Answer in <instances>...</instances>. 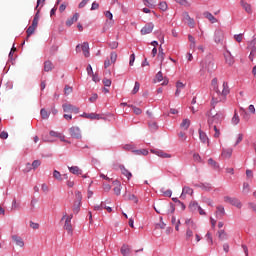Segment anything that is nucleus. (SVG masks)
<instances>
[{"mask_svg": "<svg viewBox=\"0 0 256 256\" xmlns=\"http://www.w3.org/2000/svg\"><path fill=\"white\" fill-rule=\"evenodd\" d=\"M186 195H191V196H193V189H192L191 187H189V186H184V187H183L180 198H181V199H185V196H186Z\"/></svg>", "mask_w": 256, "mask_h": 256, "instance_id": "obj_11", "label": "nucleus"}, {"mask_svg": "<svg viewBox=\"0 0 256 256\" xmlns=\"http://www.w3.org/2000/svg\"><path fill=\"white\" fill-rule=\"evenodd\" d=\"M65 219L64 229L69 233L73 234V225L71 224V219H73V214H70L69 216L67 213H65L62 217V221Z\"/></svg>", "mask_w": 256, "mask_h": 256, "instance_id": "obj_4", "label": "nucleus"}, {"mask_svg": "<svg viewBox=\"0 0 256 256\" xmlns=\"http://www.w3.org/2000/svg\"><path fill=\"white\" fill-rule=\"evenodd\" d=\"M234 39L237 43H241V41H243V34H235Z\"/></svg>", "mask_w": 256, "mask_h": 256, "instance_id": "obj_60", "label": "nucleus"}, {"mask_svg": "<svg viewBox=\"0 0 256 256\" xmlns=\"http://www.w3.org/2000/svg\"><path fill=\"white\" fill-rule=\"evenodd\" d=\"M53 177H54V179H56L57 181H63L61 172H59V171H57V170H54V172H53Z\"/></svg>", "mask_w": 256, "mask_h": 256, "instance_id": "obj_45", "label": "nucleus"}, {"mask_svg": "<svg viewBox=\"0 0 256 256\" xmlns=\"http://www.w3.org/2000/svg\"><path fill=\"white\" fill-rule=\"evenodd\" d=\"M12 241H14V243H16L18 247H25V242L23 241V238H21V236L13 235Z\"/></svg>", "mask_w": 256, "mask_h": 256, "instance_id": "obj_13", "label": "nucleus"}, {"mask_svg": "<svg viewBox=\"0 0 256 256\" xmlns=\"http://www.w3.org/2000/svg\"><path fill=\"white\" fill-rule=\"evenodd\" d=\"M83 53L84 57H89L91 54L89 52V43L88 42H84L82 44H78L76 46V53Z\"/></svg>", "mask_w": 256, "mask_h": 256, "instance_id": "obj_5", "label": "nucleus"}, {"mask_svg": "<svg viewBox=\"0 0 256 256\" xmlns=\"http://www.w3.org/2000/svg\"><path fill=\"white\" fill-rule=\"evenodd\" d=\"M125 201H133L134 203H139V199L134 194H124Z\"/></svg>", "mask_w": 256, "mask_h": 256, "instance_id": "obj_22", "label": "nucleus"}, {"mask_svg": "<svg viewBox=\"0 0 256 256\" xmlns=\"http://www.w3.org/2000/svg\"><path fill=\"white\" fill-rule=\"evenodd\" d=\"M193 229L192 228H187L186 230V241H191L193 238Z\"/></svg>", "mask_w": 256, "mask_h": 256, "instance_id": "obj_40", "label": "nucleus"}, {"mask_svg": "<svg viewBox=\"0 0 256 256\" xmlns=\"http://www.w3.org/2000/svg\"><path fill=\"white\" fill-rule=\"evenodd\" d=\"M212 127H213V129H214V131H215L214 137H215L216 139H219V137L221 136V132H220L219 129L217 128V125H213Z\"/></svg>", "mask_w": 256, "mask_h": 256, "instance_id": "obj_53", "label": "nucleus"}, {"mask_svg": "<svg viewBox=\"0 0 256 256\" xmlns=\"http://www.w3.org/2000/svg\"><path fill=\"white\" fill-rule=\"evenodd\" d=\"M225 57V61L227 63V65H233V63H235V58H233V56L231 55V52H226L224 54Z\"/></svg>", "mask_w": 256, "mask_h": 256, "instance_id": "obj_18", "label": "nucleus"}, {"mask_svg": "<svg viewBox=\"0 0 256 256\" xmlns=\"http://www.w3.org/2000/svg\"><path fill=\"white\" fill-rule=\"evenodd\" d=\"M77 21H79V13H75L72 18L68 19L66 21V25L67 27H71V25H73V23H77Z\"/></svg>", "mask_w": 256, "mask_h": 256, "instance_id": "obj_19", "label": "nucleus"}, {"mask_svg": "<svg viewBox=\"0 0 256 256\" xmlns=\"http://www.w3.org/2000/svg\"><path fill=\"white\" fill-rule=\"evenodd\" d=\"M240 5L243 7V9L246 11V13H253L251 4L245 2V0H241Z\"/></svg>", "mask_w": 256, "mask_h": 256, "instance_id": "obj_21", "label": "nucleus"}, {"mask_svg": "<svg viewBox=\"0 0 256 256\" xmlns=\"http://www.w3.org/2000/svg\"><path fill=\"white\" fill-rule=\"evenodd\" d=\"M184 19H185L187 25H189V27L191 29H193V27H195V20L193 18H191V16H189V13H187V12L184 13Z\"/></svg>", "mask_w": 256, "mask_h": 256, "instance_id": "obj_12", "label": "nucleus"}, {"mask_svg": "<svg viewBox=\"0 0 256 256\" xmlns=\"http://www.w3.org/2000/svg\"><path fill=\"white\" fill-rule=\"evenodd\" d=\"M53 68H54L53 62H51L49 60L44 62V71L46 73H49V71H53Z\"/></svg>", "mask_w": 256, "mask_h": 256, "instance_id": "obj_24", "label": "nucleus"}, {"mask_svg": "<svg viewBox=\"0 0 256 256\" xmlns=\"http://www.w3.org/2000/svg\"><path fill=\"white\" fill-rule=\"evenodd\" d=\"M188 41H190L191 49H195V47H197V43L195 42V37H193L191 34L188 35Z\"/></svg>", "mask_w": 256, "mask_h": 256, "instance_id": "obj_37", "label": "nucleus"}, {"mask_svg": "<svg viewBox=\"0 0 256 256\" xmlns=\"http://www.w3.org/2000/svg\"><path fill=\"white\" fill-rule=\"evenodd\" d=\"M223 117V112L214 113L213 110H211L208 114L209 127H213V125H219V123L223 121Z\"/></svg>", "mask_w": 256, "mask_h": 256, "instance_id": "obj_2", "label": "nucleus"}, {"mask_svg": "<svg viewBox=\"0 0 256 256\" xmlns=\"http://www.w3.org/2000/svg\"><path fill=\"white\" fill-rule=\"evenodd\" d=\"M84 116L86 117V119H96L98 121L99 119H103L101 114H95V113H90V114L85 113Z\"/></svg>", "mask_w": 256, "mask_h": 256, "instance_id": "obj_28", "label": "nucleus"}, {"mask_svg": "<svg viewBox=\"0 0 256 256\" xmlns=\"http://www.w3.org/2000/svg\"><path fill=\"white\" fill-rule=\"evenodd\" d=\"M154 210L159 214L165 213V206L158 204L157 206H154Z\"/></svg>", "mask_w": 256, "mask_h": 256, "instance_id": "obj_41", "label": "nucleus"}, {"mask_svg": "<svg viewBox=\"0 0 256 256\" xmlns=\"http://www.w3.org/2000/svg\"><path fill=\"white\" fill-rule=\"evenodd\" d=\"M62 108H63L64 113H71V111L73 109V105H71V104H63Z\"/></svg>", "mask_w": 256, "mask_h": 256, "instance_id": "obj_43", "label": "nucleus"}, {"mask_svg": "<svg viewBox=\"0 0 256 256\" xmlns=\"http://www.w3.org/2000/svg\"><path fill=\"white\" fill-rule=\"evenodd\" d=\"M151 153L162 159H171V154L164 152L163 150H151Z\"/></svg>", "mask_w": 256, "mask_h": 256, "instance_id": "obj_9", "label": "nucleus"}, {"mask_svg": "<svg viewBox=\"0 0 256 256\" xmlns=\"http://www.w3.org/2000/svg\"><path fill=\"white\" fill-rule=\"evenodd\" d=\"M153 29H155V24L153 22L145 24L144 27L140 30L141 35H149L150 33H153Z\"/></svg>", "mask_w": 256, "mask_h": 256, "instance_id": "obj_8", "label": "nucleus"}, {"mask_svg": "<svg viewBox=\"0 0 256 256\" xmlns=\"http://www.w3.org/2000/svg\"><path fill=\"white\" fill-rule=\"evenodd\" d=\"M203 15L206 19H208V21L212 23H217V18H215V16H213L211 12H204Z\"/></svg>", "mask_w": 256, "mask_h": 256, "instance_id": "obj_29", "label": "nucleus"}, {"mask_svg": "<svg viewBox=\"0 0 256 256\" xmlns=\"http://www.w3.org/2000/svg\"><path fill=\"white\" fill-rule=\"evenodd\" d=\"M108 46L110 47V49H117V47H119V42L117 41L109 42Z\"/></svg>", "mask_w": 256, "mask_h": 256, "instance_id": "obj_54", "label": "nucleus"}, {"mask_svg": "<svg viewBox=\"0 0 256 256\" xmlns=\"http://www.w3.org/2000/svg\"><path fill=\"white\" fill-rule=\"evenodd\" d=\"M208 243H210V245H213V236L211 235V232H207L205 235Z\"/></svg>", "mask_w": 256, "mask_h": 256, "instance_id": "obj_56", "label": "nucleus"}, {"mask_svg": "<svg viewBox=\"0 0 256 256\" xmlns=\"http://www.w3.org/2000/svg\"><path fill=\"white\" fill-rule=\"evenodd\" d=\"M35 29H37V28H35L33 26L28 27V29L26 30V33H27L26 40H28L31 37V35H33V33H35Z\"/></svg>", "mask_w": 256, "mask_h": 256, "instance_id": "obj_44", "label": "nucleus"}, {"mask_svg": "<svg viewBox=\"0 0 256 256\" xmlns=\"http://www.w3.org/2000/svg\"><path fill=\"white\" fill-rule=\"evenodd\" d=\"M248 207L249 209H251L252 211H254V213H256V204L253 202H249L248 203Z\"/></svg>", "mask_w": 256, "mask_h": 256, "instance_id": "obj_64", "label": "nucleus"}, {"mask_svg": "<svg viewBox=\"0 0 256 256\" xmlns=\"http://www.w3.org/2000/svg\"><path fill=\"white\" fill-rule=\"evenodd\" d=\"M201 67L208 71V73H213V71L217 69V64H215V60L212 56H208L201 62Z\"/></svg>", "mask_w": 256, "mask_h": 256, "instance_id": "obj_3", "label": "nucleus"}, {"mask_svg": "<svg viewBox=\"0 0 256 256\" xmlns=\"http://www.w3.org/2000/svg\"><path fill=\"white\" fill-rule=\"evenodd\" d=\"M151 131H157V122H149Z\"/></svg>", "mask_w": 256, "mask_h": 256, "instance_id": "obj_63", "label": "nucleus"}, {"mask_svg": "<svg viewBox=\"0 0 256 256\" xmlns=\"http://www.w3.org/2000/svg\"><path fill=\"white\" fill-rule=\"evenodd\" d=\"M185 225L187 229H193V230L197 229V224H195V222H193V220L191 219H186Z\"/></svg>", "mask_w": 256, "mask_h": 256, "instance_id": "obj_26", "label": "nucleus"}, {"mask_svg": "<svg viewBox=\"0 0 256 256\" xmlns=\"http://www.w3.org/2000/svg\"><path fill=\"white\" fill-rule=\"evenodd\" d=\"M156 80L158 81V83H161V81H163V72L159 71L156 74Z\"/></svg>", "mask_w": 256, "mask_h": 256, "instance_id": "obj_62", "label": "nucleus"}, {"mask_svg": "<svg viewBox=\"0 0 256 256\" xmlns=\"http://www.w3.org/2000/svg\"><path fill=\"white\" fill-rule=\"evenodd\" d=\"M80 209H81V202H74L73 213H75V215H77V213H79Z\"/></svg>", "mask_w": 256, "mask_h": 256, "instance_id": "obj_42", "label": "nucleus"}, {"mask_svg": "<svg viewBox=\"0 0 256 256\" xmlns=\"http://www.w3.org/2000/svg\"><path fill=\"white\" fill-rule=\"evenodd\" d=\"M136 155H149V151L145 150V149H142V150H136L135 151Z\"/></svg>", "mask_w": 256, "mask_h": 256, "instance_id": "obj_58", "label": "nucleus"}, {"mask_svg": "<svg viewBox=\"0 0 256 256\" xmlns=\"http://www.w3.org/2000/svg\"><path fill=\"white\" fill-rule=\"evenodd\" d=\"M20 207H21V205L18 203L17 200L14 199V200L12 201V209H13L14 211H17V210L20 209Z\"/></svg>", "mask_w": 256, "mask_h": 256, "instance_id": "obj_51", "label": "nucleus"}, {"mask_svg": "<svg viewBox=\"0 0 256 256\" xmlns=\"http://www.w3.org/2000/svg\"><path fill=\"white\" fill-rule=\"evenodd\" d=\"M242 193L244 195H249V193H251V185H249V183L244 182L243 186H242Z\"/></svg>", "mask_w": 256, "mask_h": 256, "instance_id": "obj_27", "label": "nucleus"}, {"mask_svg": "<svg viewBox=\"0 0 256 256\" xmlns=\"http://www.w3.org/2000/svg\"><path fill=\"white\" fill-rule=\"evenodd\" d=\"M214 41H215V43H221V41H223V31H221V30L215 31Z\"/></svg>", "mask_w": 256, "mask_h": 256, "instance_id": "obj_17", "label": "nucleus"}, {"mask_svg": "<svg viewBox=\"0 0 256 256\" xmlns=\"http://www.w3.org/2000/svg\"><path fill=\"white\" fill-rule=\"evenodd\" d=\"M120 253L123 256L129 255V253H131V247L129 245L124 244L120 249Z\"/></svg>", "mask_w": 256, "mask_h": 256, "instance_id": "obj_23", "label": "nucleus"}, {"mask_svg": "<svg viewBox=\"0 0 256 256\" xmlns=\"http://www.w3.org/2000/svg\"><path fill=\"white\" fill-rule=\"evenodd\" d=\"M240 111L242 112V119L244 121H249L251 119V115L248 114L247 110L240 108Z\"/></svg>", "mask_w": 256, "mask_h": 256, "instance_id": "obj_35", "label": "nucleus"}, {"mask_svg": "<svg viewBox=\"0 0 256 256\" xmlns=\"http://www.w3.org/2000/svg\"><path fill=\"white\" fill-rule=\"evenodd\" d=\"M199 139L202 143H207V145H209V137H207V134L201 129L199 130Z\"/></svg>", "mask_w": 256, "mask_h": 256, "instance_id": "obj_20", "label": "nucleus"}, {"mask_svg": "<svg viewBox=\"0 0 256 256\" xmlns=\"http://www.w3.org/2000/svg\"><path fill=\"white\" fill-rule=\"evenodd\" d=\"M40 115L42 119H49V115H51V113L45 110V108H42L40 110Z\"/></svg>", "mask_w": 256, "mask_h": 256, "instance_id": "obj_39", "label": "nucleus"}, {"mask_svg": "<svg viewBox=\"0 0 256 256\" xmlns=\"http://www.w3.org/2000/svg\"><path fill=\"white\" fill-rule=\"evenodd\" d=\"M191 125V120L190 119H184L182 123L180 124V127L182 129H185L186 131L189 129V126Z\"/></svg>", "mask_w": 256, "mask_h": 256, "instance_id": "obj_33", "label": "nucleus"}, {"mask_svg": "<svg viewBox=\"0 0 256 256\" xmlns=\"http://www.w3.org/2000/svg\"><path fill=\"white\" fill-rule=\"evenodd\" d=\"M27 167H28V170H26L27 172L31 171V169H37L38 167H41V160H34L32 164L27 163Z\"/></svg>", "mask_w": 256, "mask_h": 256, "instance_id": "obj_14", "label": "nucleus"}, {"mask_svg": "<svg viewBox=\"0 0 256 256\" xmlns=\"http://www.w3.org/2000/svg\"><path fill=\"white\" fill-rule=\"evenodd\" d=\"M129 107H131V109L133 110V113H135V115H141V113H143V110H141V108H138L134 105H131Z\"/></svg>", "mask_w": 256, "mask_h": 256, "instance_id": "obj_47", "label": "nucleus"}, {"mask_svg": "<svg viewBox=\"0 0 256 256\" xmlns=\"http://www.w3.org/2000/svg\"><path fill=\"white\" fill-rule=\"evenodd\" d=\"M217 235H218V239L220 241H226V239H227V232H225V230H219L217 232Z\"/></svg>", "mask_w": 256, "mask_h": 256, "instance_id": "obj_31", "label": "nucleus"}, {"mask_svg": "<svg viewBox=\"0 0 256 256\" xmlns=\"http://www.w3.org/2000/svg\"><path fill=\"white\" fill-rule=\"evenodd\" d=\"M114 185H116V187L113 189L115 195L117 196L121 195V183L114 182Z\"/></svg>", "mask_w": 256, "mask_h": 256, "instance_id": "obj_38", "label": "nucleus"}, {"mask_svg": "<svg viewBox=\"0 0 256 256\" xmlns=\"http://www.w3.org/2000/svg\"><path fill=\"white\" fill-rule=\"evenodd\" d=\"M159 8L161 9V11H167V2H160Z\"/></svg>", "mask_w": 256, "mask_h": 256, "instance_id": "obj_61", "label": "nucleus"}, {"mask_svg": "<svg viewBox=\"0 0 256 256\" xmlns=\"http://www.w3.org/2000/svg\"><path fill=\"white\" fill-rule=\"evenodd\" d=\"M140 87H141V84H139V82H135L134 88L132 90V95H136V93H139Z\"/></svg>", "mask_w": 256, "mask_h": 256, "instance_id": "obj_50", "label": "nucleus"}, {"mask_svg": "<svg viewBox=\"0 0 256 256\" xmlns=\"http://www.w3.org/2000/svg\"><path fill=\"white\" fill-rule=\"evenodd\" d=\"M75 197H76V203H81V201L83 199V195L81 194V192L76 191L75 192Z\"/></svg>", "mask_w": 256, "mask_h": 256, "instance_id": "obj_52", "label": "nucleus"}, {"mask_svg": "<svg viewBox=\"0 0 256 256\" xmlns=\"http://www.w3.org/2000/svg\"><path fill=\"white\" fill-rule=\"evenodd\" d=\"M231 155H233V149L228 148L222 150V157H224V159L231 158Z\"/></svg>", "mask_w": 256, "mask_h": 256, "instance_id": "obj_25", "label": "nucleus"}, {"mask_svg": "<svg viewBox=\"0 0 256 256\" xmlns=\"http://www.w3.org/2000/svg\"><path fill=\"white\" fill-rule=\"evenodd\" d=\"M175 3H178L179 5H183L184 7H191V4L187 0H174Z\"/></svg>", "mask_w": 256, "mask_h": 256, "instance_id": "obj_46", "label": "nucleus"}, {"mask_svg": "<svg viewBox=\"0 0 256 256\" xmlns=\"http://www.w3.org/2000/svg\"><path fill=\"white\" fill-rule=\"evenodd\" d=\"M215 215L217 219H223V217H225V207H223V205L217 206Z\"/></svg>", "mask_w": 256, "mask_h": 256, "instance_id": "obj_10", "label": "nucleus"}, {"mask_svg": "<svg viewBox=\"0 0 256 256\" xmlns=\"http://www.w3.org/2000/svg\"><path fill=\"white\" fill-rule=\"evenodd\" d=\"M71 93H73V87H71V86H65V88H64V94H65V95H71Z\"/></svg>", "mask_w": 256, "mask_h": 256, "instance_id": "obj_55", "label": "nucleus"}, {"mask_svg": "<svg viewBox=\"0 0 256 256\" xmlns=\"http://www.w3.org/2000/svg\"><path fill=\"white\" fill-rule=\"evenodd\" d=\"M224 202L229 203V205H233V207H236L237 209H241V207H243V203H241V200L235 197L225 196Z\"/></svg>", "mask_w": 256, "mask_h": 256, "instance_id": "obj_6", "label": "nucleus"}, {"mask_svg": "<svg viewBox=\"0 0 256 256\" xmlns=\"http://www.w3.org/2000/svg\"><path fill=\"white\" fill-rule=\"evenodd\" d=\"M200 187L203 191H211L213 189V187H211V184L209 183L201 184Z\"/></svg>", "mask_w": 256, "mask_h": 256, "instance_id": "obj_49", "label": "nucleus"}, {"mask_svg": "<svg viewBox=\"0 0 256 256\" xmlns=\"http://www.w3.org/2000/svg\"><path fill=\"white\" fill-rule=\"evenodd\" d=\"M185 89V84L183 82H177L176 83V92H175V97H179L181 95V91Z\"/></svg>", "mask_w": 256, "mask_h": 256, "instance_id": "obj_16", "label": "nucleus"}, {"mask_svg": "<svg viewBox=\"0 0 256 256\" xmlns=\"http://www.w3.org/2000/svg\"><path fill=\"white\" fill-rule=\"evenodd\" d=\"M38 25H39V10H38V12L35 14V16L33 18L31 27H34L35 29H37Z\"/></svg>", "mask_w": 256, "mask_h": 256, "instance_id": "obj_34", "label": "nucleus"}, {"mask_svg": "<svg viewBox=\"0 0 256 256\" xmlns=\"http://www.w3.org/2000/svg\"><path fill=\"white\" fill-rule=\"evenodd\" d=\"M68 169L72 175H83V170L79 166L68 167Z\"/></svg>", "mask_w": 256, "mask_h": 256, "instance_id": "obj_15", "label": "nucleus"}, {"mask_svg": "<svg viewBox=\"0 0 256 256\" xmlns=\"http://www.w3.org/2000/svg\"><path fill=\"white\" fill-rule=\"evenodd\" d=\"M120 169H121V173L124 174L128 180L133 177V174H131V172H129V170H127V168L121 167Z\"/></svg>", "mask_w": 256, "mask_h": 256, "instance_id": "obj_36", "label": "nucleus"}, {"mask_svg": "<svg viewBox=\"0 0 256 256\" xmlns=\"http://www.w3.org/2000/svg\"><path fill=\"white\" fill-rule=\"evenodd\" d=\"M240 121H241V119L239 118V114L237 113V110H235L234 116L231 119V123H232V125H239Z\"/></svg>", "mask_w": 256, "mask_h": 256, "instance_id": "obj_30", "label": "nucleus"}, {"mask_svg": "<svg viewBox=\"0 0 256 256\" xmlns=\"http://www.w3.org/2000/svg\"><path fill=\"white\" fill-rule=\"evenodd\" d=\"M208 165H210V167H213V169H219V164H217L212 158L208 160Z\"/></svg>", "mask_w": 256, "mask_h": 256, "instance_id": "obj_48", "label": "nucleus"}, {"mask_svg": "<svg viewBox=\"0 0 256 256\" xmlns=\"http://www.w3.org/2000/svg\"><path fill=\"white\" fill-rule=\"evenodd\" d=\"M69 133L73 139H81V137H83L81 134V129L77 126H72L69 129Z\"/></svg>", "mask_w": 256, "mask_h": 256, "instance_id": "obj_7", "label": "nucleus"}, {"mask_svg": "<svg viewBox=\"0 0 256 256\" xmlns=\"http://www.w3.org/2000/svg\"><path fill=\"white\" fill-rule=\"evenodd\" d=\"M256 57V47H253L251 52H250V55H249V59L250 61H253V59Z\"/></svg>", "mask_w": 256, "mask_h": 256, "instance_id": "obj_57", "label": "nucleus"}, {"mask_svg": "<svg viewBox=\"0 0 256 256\" xmlns=\"http://www.w3.org/2000/svg\"><path fill=\"white\" fill-rule=\"evenodd\" d=\"M110 61H111V63H116V61H117V54H116V52H112L110 54Z\"/></svg>", "mask_w": 256, "mask_h": 256, "instance_id": "obj_59", "label": "nucleus"}, {"mask_svg": "<svg viewBox=\"0 0 256 256\" xmlns=\"http://www.w3.org/2000/svg\"><path fill=\"white\" fill-rule=\"evenodd\" d=\"M143 3L146 7H149V9H155V0H143Z\"/></svg>", "mask_w": 256, "mask_h": 256, "instance_id": "obj_32", "label": "nucleus"}, {"mask_svg": "<svg viewBox=\"0 0 256 256\" xmlns=\"http://www.w3.org/2000/svg\"><path fill=\"white\" fill-rule=\"evenodd\" d=\"M212 89L215 91L216 96L212 97V105H217V103H221V101H225L227 96L230 93L229 84L227 82H223L221 86H219L217 78H213L211 81Z\"/></svg>", "mask_w": 256, "mask_h": 256, "instance_id": "obj_1", "label": "nucleus"}]
</instances>
